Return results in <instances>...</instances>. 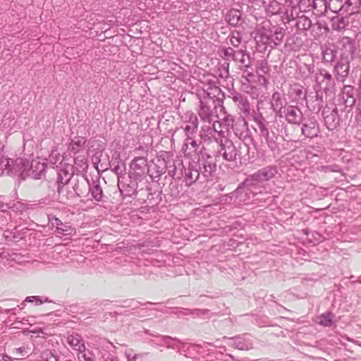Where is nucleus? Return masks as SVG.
I'll return each instance as SVG.
<instances>
[{
  "label": "nucleus",
  "mask_w": 361,
  "mask_h": 361,
  "mask_svg": "<svg viewBox=\"0 0 361 361\" xmlns=\"http://www.w3.org/2000/svg\"><path fill=\"white\" fill-rule=\"evenodd\" d=\"M215 141L219 145L216 151V157H222L225 161L235 162L240 158V151L234 145L233 142L226 137L225 132L220 130L218 131V137Z\"/></svg>",
  "instance_id": "f257e3e1"
},
{
  "label": "nucleus",
  "mask_w": 361,
  "mask_h": 361,
  "mask_svg": "<svg viewBox=\"0 0 361 361\" xmlns=\"http://www.w3.org/2000/svg\"><path fill=\"white\" fill-rule=\"evenodd\" d=\"M253 120L255 123V127H254L255 133L262 140H264L265 143L271 151L275 150L277 147L278 135L273 130L270 131L269 122L261 114L255 116Z\"/></svg>",
  "instance_id": "f03ea898"
},
{
  "label": "nucleus",
  "mask_w": 361,
  "mask_h": 361,
  "mask_svg": "<svg viewBox=\"0 0 361 361\" xmlns=\"http://www.w3.org/2000/svg\"><path fill=\"white\" fill-rule=\"evenodd\" d=\"M197 168L201 173V183H204L212 179L216 169L215 159L209 154L201 153L197 161H195Z\"/></svg>",
  "instance_id": "7ed1b4c3"
},
{
  "label": "nucleus",
  "mask_w": 361,
  "mask_h": 361,
  "mask_svg": "<svg viewBox=\"0 0 361 361\" xmlns=\"http://www.w3.org/2000/svg\"><path fill=\"white\" fill-rule=\"evenodd\" d=\"M199 106L197 109V114L202 123L216 122L218 118L216 113L217 105L214 99L200 97Z\"/></svg>",
  "instance_id": "20e7f679"
},
{
  "label": "nucleus",
  "mask_w": 361,
  "mask_h": 361,
  "mask_svg": "<svg viewBox=\"0 0 361 361\" xmlns=\"http://www.w3.org/2000/svg\"><path fill=\"white\" fill-rule=\"evenodd\" d=\"M8 165L6 166V173L10 176H18L20 179L25 180L29 177V172L27 169L30 165V161L23 158H17L15 160L7 158Z\"/></svg>",
  "instance_id": "39448f33"
},
{
  "label": "nucleus",
  "mask_w": 361,
  "mask_h": 361,
  "mask_svg": "<svg viewBox=\"0 0 361 361\" xmlns=\"http://www.w3.org/2000/svg\"><path fill=\"white\" fill-rule=\"evenodd\" d=\"M180 128L184 135H196L199 126L197 116L191 110L186 111L180 115Z\"/></svg>",
  "instance_id": "423d86ee"
},
{
  "label": "nucleus",
  "mask_w": 361,
  "mask_h": 361,
  "mask_svg": "<svg viewBox=\"0 0 361 361\" xmlns=\"http://www.w3.org/2000/svg\"><path fill=\"white\" fill-rule=\"evenodd\" d=\"M231 129H232L235 136L243 141L245 145H255V140L248 129L247 123L245 118H238L235 126Z\"/></svg>",
  "instance_id": "0eeeda50"
},
{
  "label": "nucleus",
  "mask_w": 361,
  "mask_h": 361,
  "mask_svg": "<svg viewBox=\"0 0 361 361\" xmlns=\"http://www.w3.org/2000/svg\"><path fill=\"white\" fill-rule=\"evenodd\" d=\"M278 173V169L276 166H268L259 169L257 171L254 173L252 175L247 178V185H250V183L258 180L260 183L269 180L274 178Z\"/></svg>",
  "instance_id": "6e6552de"
},
{
  "label": "nucleus",
  "mask_w": 361,
  "mask_h": 361,
  "mask_svg": "<svg viewBox=\"0 0 361 361\" xmlns=\"http://www.w3.org/2000/svg\"><path fill=\"white\" fill-rule=\"evenodd\" d=\"M185 140L182 146V151L185 155H191L192 153L200 154L205 153L204 147L201 146V141L196 140V135H184Z\"/></svg>",
  "instance_id": "1a4fd4ad"
},
{
  "label": "nucleus",
  "mask_w": 361,
  "mask_h": 361,
  "mask_svg": "<svg viewBox=\"0 0 361 361\" xmlns=\"http://www.w3.org/2000/svg\"><path fill=\"white\" fill-rule=\"evenodd\" d=\"M314 78L316 83L324 90H329L335 86V81L332 75L326 69H319L315 73Z\"/></svg>",
  "instance_id": "9d476101"
},
{
  "label": "nucleus",
  "mask_w": 361,
  "mask_h": 361,
  "mask_svg": "<svg viewBox=\"0 0 361 361\" xmlns=\"http://www.w3.org/2000/svg\"><path fill=\"white\" fill-rule=\"evenodd\" d=\"M302 135L305 137L312 139L317 137L319 133V127L317 121L313 117L304 119L302 121Z\"/></svg>",
  "instance_id": "9b49d317"
},
{
  "label": "nucleus",
  "mask_w": 361,
  "mask_h": 361,
  "mask_svg": "<svg viewBox=\"0 0 361 361\" xmlns=\"http://www.w3.org/2000/svg\"><path fill=\"white\" fill-rule=\"evenodd\" d=\"M165 167L168 171V173L173 179H180L183 176L184 165L183 161L176 158V159L169 160L164 161Z\"/></svg>",
  "instance_id": "f8f14e48"
},
{
  "label": "nucleus",
  "mask_w": 361,
  "mask_h": 361,
  "mask_svg": "<svg viewBox=\"0 0 361 361\" xmlns=\"http://www.w3.org/2000/svg\"><path fill=\"white\" fill-rule=\"evenodd\" d=\"M183 178L186 185H191L196 181L201 183V173L197 168V164L195 161L190 162L188 167L184 166Z\"/></svg>",
  "instance_id": "ddd939ff"
},
{
  "label": "nucleus",
  "mask_w": 361,
  "mask_h": 361,
  "mask_svg": "<svg viewBox=\"0 0 361 361\" xmlns=\"http://www.w3.org/2000/svg\"><path fill=\"white\" fill-rule=\"evenodd\" d=\"M285 120L290 124L300 126L302 121L303 114L296 105L285 106Z\"/></svg>",
  "instance_id": "4468645a"
},
{
  "label": "nucleus",
  "mask_w": 361,
  "mask_h": 361,
  "mask_svg": "<svg viewBox=\"0 0 361 361\" xmlns=\"http://www.w3.org/2000/svg\"><path fill=\"white\" fill-rule=\"evenodd\" d=\"M234 61L239 64V67L243 73H247V76H253V74L248 71L251 66V58L246 49L236 50Z\"/></svg>",
  "instance_id": "2eb2a0df"
},
{
  "label": "nucleus",
  "mask_w": 361,
  "mask_h": 361,
  "mask_svg": "<svg viewBox=\"0 0 361 361\" xmlns=\"http://www.w3.org/2000/svg\"><path fill=\"white\" fill-rule=\"evenodd\" d=\"M322 114L325 125L329 130H333L339 126L340 116L336 107L333 109L326 108L323 111Z\"/></svg>",
  "instance_id": "dca6fc26"
},
{
  "label": "nucleus",
  "mask_w": 361,
  "mask_h": 361,
  "mask_svg": "<svg viewBox=\"0 0 361 361\" xmlns=\"http://www.w3.org/2000/svg\"><path fill=\"white\" fill-rule=\"evenodd\" d=\"M47 166V165L46 161H40L39 159H33L30 162V165L27 169L29 176L33 179H41L45 176Z\"/></svg>",
  "instance_id": "f3484780"
},
{
  "label": "nucleus",
  "mask_w": 361,
  "mask_h": 361,
  "mask_svg": "<svg viewBox=\"0 0 361 361\" xmlns=\"http://www.w3.org/2000/svg\"><path fill=\"white\" fill-rule=\"evenodd\" d=\"M247 178L242 183V185L237 189L238 192L244 193L246 196H247L248 199L255 197L256 195L262 192V187L261 183L258 180L253 181L252 184L247 185Z\"/></svg>",
  "instance_id": "a211bd4d"
},
{
  "label": "nucleus",
  "mask_w": 361,
  "mask_h": 361,
  "mask_svg": "<svg viewBox=\"0 0 361 361\" xmlns=\"http://www.w3.org/2000/svg\"><path fill=\"white\" fill-rule=\"evenodd\" d=\"M219 123V121L209 123H202L199 135L202 140L204 142L210 141L212 137H215V133L218 134V130L216 129V124Z\"/></svg>",
  "instance_id": "6ab92c4d"
},
{
  "label": "nucleus",
  "mask_w": 361,
  "mask_h": 361,
  "mask_svg": "<svg viewBox=\"0 0 361 361\" xmlns=\"http://www.w3.org/2000/svg\"><path fill=\"white\" fill-rule=\"evenodd\" d=\"M228 97L232 99L240 112L246 116L250 114V106L246 97L237 92H233Z\"/></svg>",
  "instance_id": "aec40b11"
},
{
  "label": "nucleus",
  "mask_w": 361,
  "mask_h": 361,
  "mask_svg": "<svg viewBox=\"0 0 361 361\" xmlns=\"http://www.w3.org/2000/svg\"><path fill=\"white\" fill-rule=\"evenodd\" d=\"M230 345L241 350H249L252 348V343L247 334L228 338Z\"/></svg>",
  "instance_id": "412c9836"
},
{
  "label": "nucleus",
  "mask_w": 361,
  "mask_h": 361,
  "mask_svg": "<svg viewBox=\"0 0 361 361\" xmlns=\"http://www.w3.org/2000/svg\"><path fill=\"white\" fill-rule=\"evenodd\" d=\"M130 168L137 175L143 176L149 171L147 166V159L144 156L135 157L130 164Z\"/></svg>",
  "instance_id": "4be33fe9"
},
{
  "label": "nucleus",
  "mask_w": 361,
  "mask_h": 361,
  "mask_svg": "<svg viewBox=\"0 0 361 361\" xmlns=\"http://www.w3.org/2000/svg\"><path fill=\"white\" fill-rule=\"evenodd\" d=\"M350 65L347 59H341L334 66V73L338 81L343 82L349 73Z\"/></svg>",
  "instance_id": "5701e85b"
},
{
  "label": "nucleus",
  "mask_w": 361,
  "mask_h": 361,
  "mask_svg": "<svg viewBox=\"0 0 361 361\" xmlns=\"http://www.w3.org/2000/svg\"><path fill=\"white\" fill-rule=\"evenodd\" d=\"M355 90L351 85H345L340 94L341 99L346 107H351L355 103Z\"/></svg>",
  "instance_id": "b1692460"
},
{
  "label": "nucleus",
  "mask_w": 361,
  "mask_h": 361,
  "mask_svg": "<svg viewBox=\"0 0 361 361\" xmlns=\"http://www.w3.org/2000/svg\"><path fill=\"white\" fill-rule=\"evenodd\" d=\"M73 176V173L68 172L66 169H60L58 172L57 177V191L59 193H61L63 190V187L68 184Z\"/></svg>",
  "instance_id": "393cba45"
},
{
  "label": "nucleus",
  "mask_w": 361,
  "mask_h": 361,
  "mask_svg": "<svg viewBox=\"0 0 361 361\" xmlns=\"http://www.w3.org/2000/svg\"><path fill=\"white\" fill-rule=\"evenodd\" d=\"M221 94L220 87L215 85V81L212 80H209L206 89L204 90L203 96L202 97H206V99H214L215 97L218 98Z\"/></svg>",
  "instance_id": "a878e982"
},
{
  "label": "nucleus",
  "mask_w": 361,
  "mask_h": 361,
  "mask_svg": "<svg viewBox=\"0 0 361 361\" xmlns=\"http://www.w3.org/2000/svg\"><path fill=\"white\" fill-rule=\"evenodd\" d=\"M68 343L75 350L82 352L85 350V346L82 337L78 334L70 335L67 338Z\"/></svg>",
  "instance_id": "bb28decb"
},
{
  "label": "nucleus",
  "mask_w": 361,
  "mask_h": 361,
  "mask_svg": "<svg viewBox=\"0 0 361 361\" xmlns=\"http://www.w3.org/2000/svg\"><path fill=\"white\" fill-rule=\"evenodd\" d=\"M89 192L91 193L93 199L97 202H100L103 198V191L99 185V180H93L91 184L88 183Z\"/></svg>",
  "instance_id": "cd10ccee"
},
{
  "label": "nucleus",
  "mask_w": 361,
  "mask_h": 361,
  "mask_svg": "<svg viewBox=\"0 0 361 361\" xmlns=\"http://www.w3.org/2000/svg\"><path fill=\"white\" fill-rule=\"evenodd\" d=\"M361 6V0H345L343 13L353 15L358 13Z\"/></svg>",
  "instance_id": "c85d7f7f"
},
{
  "label": "nucleus",
  "mask_w": 361,
  "mask_h": 361,
  "mask_svg": "<svg viewBox=\"0 0 361 361\" xmlns=\"http://www.w3.org/2000/svg\"><path fill=\"white\" fill-rule=\"evenodd\" d=\"M52 225L56 226L58 234L68 235L71 234L73 231V228L70 225L63 224L58 218L54 219V222H52Z\"/></svg>",
  "instance_id": "c756f323"
},
{
  "label": "nucleus",
  "mask_w": 361,
  "mask_h": 361,
  "mask_svg": "<svg viewBox=\"0 0 361 361\" xmlns=\"http://www.w3.org/2000/svg\"><path fill=\"white\" fill-rule=\"evenodd\" d=\"M349 18H334L332 19V28L337 31L345 30L349 25Z\"/></svg>",
  "instance_id": "7c9ffc66"
},
{
  "label": "nucleus",
  "mask_w": 361,
  "mask_h": 361,
  "mask_svg": "<svg viewBox=\"0 0 361 361\" xmlns=\"http://www.w3.org/2000/svg\"><path fill=\"white\" fill-rule=\"evenodd\" d=\"M312 6L317 16L326 13L329 8L328 2L326 0H314Z\"/></svg>",
  "instance_id": "2f4dec72"
},
{
  "label": "nucleus",
  "mask_w": 361,
  "mask_h": 361,
  "mask_svg": "<svg viewBox=\"0 0 361 361\" xmlns=\"http://www.w3.org/2000/svg\"><path fill=\"white\" fill-rule=\"evenodd\" d=\"M336 322L335 315L328 312L318 317V323L324 326H331Z\"/></svg>",
  "instance_id": "473e14b6"
},
{
  "label": "nucleus",
  "mask_w": 361,
  "mask_h": 361,
  "mask_svg": "<svg viewBox=\"0 0 361 361\" xmlns=\"http://www.w3.org/2000/svg\"><path fill=\"white\" fill-rule=\"evenodd\" d=\"M312 25V22L309 18L302 15L298 16L296 19L295 27L298 30L305 31L310 29Z\"/></svg>",
  "instance_id": "72a5a7b5"
},
{
  "label": "nucleus",
  "mask_w": 361,
  "mask_h": 361,
  "mask_svg": "<svg viewBox=\"0 0 361 361\" xmlns=\"http://www.w3.org/2000/svg\"><path fill=\"white\" fill-rule=\"evenodd\" d=\"M110 165L112 167V171L117 175L118 179L125 174L126 164L121 160L111 161Z\"/></svg>",
  "instance_id": "f704fd0d"
},
{
  "label": "nucleus",
  "mask_w": 361,
  "mask_h": 361,
  "mask_svg": "<svg viewBox=\"0 0 361 361\" xmlns=\"http://www.w3.org/2000/svg\"><path fill=\"white\" fill-rule=\"evenodd\" d=\"M86 183L88 184L87 180L82 182H81V180H77L73 185V191H71L68 194V197L71 198H73L75 197H80L81 195L84 193V191L81 190V185H85Z\"/></svg>",
  "instance_id": "c9c22d12"
},
{
  "label": "nucleus",
  "mask_w": 361,
  "mask_h": 361,
  "mask_svg": "<svg viewBox=\"0 0 361 361\" xmlns=\"http://www.w3.org/2000/svg\"><path fill=\"white\" fill-rule=\"evenodd\" d=\"M228 39L230 41L231 45L233 47L238 48L243 40L242 34L238 30H232L230 32Z\"/></svg>",
  "instance_id": "e433bc0d"
},
{
  "label": "nucleus",
  "mask_w": 361,
  "mask_h": 361,
  "mask_svg": "<svg viewBox=\"0 0 361 361\" xmlns=\"http://www.w3.org/2000/svg\"><path fill=\"white\" fill-rule=\"evenodd\" d=\"M345 0H329L328 2L329 8L334 13H338L344 11Z\"/></svg>",
  "instance_id": "4c0bfd02"
},
{
  "label": "nucleus",
  "mask_w": 361,
  "mask_h": 361,
  "mask_svg": "<svg viewBox=\"0 0 361 361\" xmlns=\"http://www.w3.org/2000/svg\"><path fill=\"white\" fill-rule=\"evenodd\" d=\"M283 6L276 0H271L267 6V13L273 16L280 13L282 11Z\"/></svg>",
  "instance_id": "58836bf2"
},
{
  "label": "nucleus",
  "mask_w": 361,
  "mask_h": 361,
  "mask_svg": "<svg viewBox=\"0 0 361 361\" xmlns=\"http://www.w3.org/2000/svg\"><path fill=\"white\" fill-rule=\"evenodd\" d=\"M240 19V13L238 10H231L226 15L227 23L232 25L235 26Z\"/></svg>",
  "instance_id": "ea45409f"
},
{
  "label": "nucleus",
  "mask_w": 361,
  "mask_h": 361,
  "mask_svg": "<svg viewBox=\"0 0 361 361\" xmlns=\"http://www.w3.org/2000/svg\"><path fill=\"white\" fill-rule=\"evenodd\" d=\"M283 99L282 95L279 92H275L271 95V108H279L283 106Z\"/></svg>",
  "instance_id": "a19ab883"
},
{
  "label": "nucleus",
  "mask_w": 361,
  "mask_h": 361,
  "mask_svg": "<svg viewBox=\"0 0 361 361\" xmlns=\"http://www.w3.org/2000/svg\"><path fill=\"white\" fill-rule=\"evenodd\" d=\"M298 8L296 6L288 5L286 11V19L288 22L297 19Z\"/></svg>",
  "instance_id": "79ce46f5"
},
{
  "label": "nucleus",
  "mask_w": 361,
  "mask_h": 361,
  "mask_svg": "<svg viewBox=\"0 0 361 361\" xmlns=\"http://www.w3.org/2000/svg\"><path fill=\"white\" fill-rule=\"evenodd\" d=\"M85 140L83 137H79L77 140H72L70 150L74 154L79 152L80 148L84 145Z\"/></svg>",
  "instance_id": "37998d69"
},
{
  "label": "nucleus",
  "mask_w": 361,
  "mask_h": 361,
  "mask_svg": "<svg viewBox=\"0 0 361 361\" xmlns=\"http://www.w3.org/2000/svg\"><path fill=\"white\" fill-rule=\"evenodd\" d=\"M39 361H59L56 355L51 350H46L43 351Z\"/></svg>",
  "instance_id": "c03bdc74"
},
{
  "label": "nucleus",
  "mask_w": 361,
  "mask_h": 361,
  "mask_svg": "<svg viewBox=\"0 0 361 361\" xmlns=\"http://www.w3.org/2000/svg\"><path fill=\"white\" fill-rule=\"evenodd\" d=\"M222 57L226 60L234 61L236 50H234L232 47H226L222 49Z\"/></svg>",
  "instance_id": "a18cd8bd"
},
{
  "label": "nucleus",
  "mask_w": 361,
  "mask_h": 361,
  "mask_svg": "<svg viewBox=\"0 0 361 361\" xmlns=\"http://www.w3.org/2000/svg\"><path fill=\"white\" fill-rule=\"evenodd\" d=\"M220 109L224 111L225 116L224 118V120L226 123V125L229 127L232 128L233 126H235V123H236V119H235L234 116L230 114H226V112L225 111V108L222 105H219Z\"/></svg>",
  "instance_id": "49530a36"
},
{
  "label": "nucleus",
  "mask_w": 361,
  "mask_h": 361,
  "mask_svg": "<svg viewBox=\"0 0 361 361\" xmlns=\"http://www.w3.org/2000/svg\"><path fill=\"white\" fill-rule=\"evenodd\" d=\"M137 185V184L136 183H132V185L123 183V192H125L126 196H131L134 195L136 192Z\"/></svg>",
  "instance_id": "de8ad7c7"
},
{
  "label": "nucleus",
  "mask_w": 361,
  "mask_h": 361,
  "mask_svg": "<svg viewBox=\"0 0 361 361\" xmlns=\"http://www.w3.org/2000/svg\"><path fill=\"white\" fill-rule=\"evenodd\" d=\"M209 310L208 309H194V310H186L185 314H192L197 317H201L203 315H206L209 313Z\"/></svg>",
  "instance_id": "09e8293b"
},
{
  "label": "nucleus",
  "mask_w": 361,
  "mask_h": 361,
  "mask_svg": "<svg viewBox=\"0 0 361 361\" xmlns=\"http://www.w3.org/2000/svg\"><path fill=\"white\" fill-rule=\"evenodd\" d=\"M8 165L7 157L0 154V175H3L6 169V166Z\"/></svg>",
  "instance_id": "8fccbe9b"
},
{
  "label": "nucleus",
  "mask_w": 361,
  "mask_h": 361,
  "mask_svg": "<svg viewBox=\"0 0 361 361\" xmlns=\"http://www.w3.org/2000/svg\"><path fill=\"white\" fill-rule=\"evenodd\" d=\"M8 165L7 157L0 154V175H3L6 169V166Z\"/></svg>",
  "instance_id": "3c124183"
},
{
  "label": "nucleus",
  "mask_w": 361,
  "mask_h": 361,
  "mask_svg": "<svg viewBox=\"0 0 361 361\" xmlns=\"http://www.w3.org/2000/svg\"><path fill=\"white\" fill-rule=\"evenodd\" d=\"M16 353L21 356V358L23 357H27L30 353V349L25 346L20 347L16 348Z\"/></svg>",
  "instance_id": "603ef678"
},
{
  "label": "nucleus",
  "mask_w": 361,
  "mask_h": 361,
  "mask_svg": "<svg viewBox=\"0 0 361 361\" xmlns=\"http://www.w3.org/2000/svg\"><path fill=\"white\" fill-rule=\"evenodd\" d=\"M335 57V54L332 49H326L324 52V59L326 61H332Z\"/></svg>",
  "instance_id": "864d4df0"
},
{
  "label": "nucleus",
  "mask_w": 361,
  "mask_h": 361,
  "mask_svg": "<svg viewBox=\"0 0 361 361\" xmlns=\"http://www.w3.org/2000/svg\"><path fill=\"white\" fill-rule=\"evenodd\" d=\"M75 164L81 167L82 169L86 167V159L83 156H78L75 158Z\"/></svg>",
  "instance_id": "5fc2aeb1"
},
{
  "label": "nucleus",
  "mask_w": 361,
  "mask_h": 361,
  "mask_svg": "<svg viewBox=\"0 0 361 361\" xmlns=\"http://www.w3.org/2000/svg\"><path fill=\"white\" fill-rule=\"evenodd\" d=\"M25 302H35L36 305L42 304V300L39 296H28L25 298Z\"/></svg>",
  "instance_id": "6e6d98bb"
},
{
  "label": "nucleus",
  "mask_w": 361,
  "mask_h": 361,
  "mask_svg": "<svg viewBox=\"0 0 361 361\" xmlns=\"http://www.w3.org/2000/svg\"><path fill=\"white\" fill-rule=\"evenodd\" d=\"M147 152L148 150L145 147H139L134 150L135 154L145 157L147 156Z\"/></svg>",
  "instance_id": "4d7b16f0"
},
{
  "label": "nucleus",
  "mask_w": 361,
  "mask_h": 361,
  "mask_svg": "<svg viewBox=\"0 0 361 361\" xmlns=\"http://www.w3.org/2000/svg\"><path fill=\"white\" fill-rule=\"evenodd\" d=\"M274 111L276 113V116H279V118H285V116H283V114L285 115V106H283V107H279V108H272Z\"/></svg>",
  "instance_id": "13d9d810"
},
{
  "label": "nucleus",
  "mask_w": 361,
  "mask_h": 361,
  "mask_svg": "<svg viewBox=\"0 0 361 361\" xmlns=\"http://www.w3.org/2000/svg\"><path fill=\"white\" fill-rule=\"evenodd\" d=\"M80 361H94L93 359V356L90 353H83L80 357H79Z\"/></svg>",
  "instance_id": "bf43d9fd"
},
{
  "label": "nucleus",
  "mask_w": 361,
  "mask_h": 361,
  "mask_svg": "<svg viewBox=\"0 0 361 361\" xmlns=\"http://www.w3.org/2000/svg\"><path fill=\"white\" fill-rule=\"evenodd\" d=\"M13 255H16V254H10L8 252L3 251L0 252V257L2 259H6L7 260L13 259L14 260L15 258L13 257Z\"/></svg>",
  "instance_id": "052dcab7"
},
{
  "label": "nucleus",
  "mask_w": 361,
  "mask_h": 361,
  "mask_svg": "<svg viewBox=\"0 0 361 361\" xmlns=\"http://www.w3.org/2000/svg\"><path fill=\"white\" fill-rule=\"evenodd\" d=\"M283 37V35L281 32H275V40H274L275 44H279Z\"/></svg>",
  "instance_id": "680f3d73"
},
{
  "label": "nucleus",
  "mask_w": 361,
  "mask_h": 361,
  "mask_svg": "<svg viewBox=\"0 0 361 361\" xmlns=\"http://www.w3.org/2000/svg\"><path fill=\"white\" fill-rule=\"evenodd\" d=\"M304 67H305V70H307V71L309 73H312L314 72V65L313 64H304Z\"/></svg>",
  "instance_id": "e2e57ef3"
},
{
  "label": "nucleus",
  "mask_w": 361,
  "mask_h": 361,
  "mask_svg": "<svg viewBox=\"0 0 361 361\" xmlns=\"http://www.w3.org/2000/svg\"><path fill=\"white\" fill-rule=\"evenodd\" d=\"M0 361H12L11 358L5 354L0 355Z\"/></svg>",
  "instance_id": "0e129e2a"
},
{
  "label": "nucleus",
  "mask_w": 361,
  "mask_h": 361,
  "mask_svg": "<svg viewBox=\"0 0 361 361\" xmlns=\"http://www.w3.org/2000/svg\"><path fill=\"white\" fill-rule=\"evenodd\" d=\"M166 167L161 168V169H159V167H158V169L157 171L158 176H161L163 173H164L166 172Z\"/></svg>",
  "instance_id": "69168bd1"
},
{
  "label": "nucleus",
  "mask_w": 361,
  "mask_h": 361,
  "mask_svg": "<svg viewBox=\"0 0 361 361\" xmlns=\"http://www.w3.org/2000/svg\"><path fill=\"white\" fill-rule=\"evenodd\" d=\"M295 92L296 95L299 97H300L303 94V91H302V88H298V89L295 90Z\"/></svg>",
  "instance_id": "338daca9"
},
{
  "label": "nucleus",
  "mask_w": 361,
  "mask_h": 361,
  "mask_svg": "<svg viewBox=\"0 0 361 361\" xmlns=\"http://www.w3.org/2000/svg\"><path fill=\"white\" fill-rule=\"evenodd\" d=\"M358 111L361 115V92L360 93L359 96H358Z\"/></svg>",
  "instance_id": "774afa93"
}]
</instances>
